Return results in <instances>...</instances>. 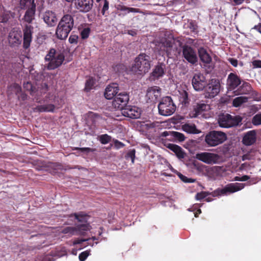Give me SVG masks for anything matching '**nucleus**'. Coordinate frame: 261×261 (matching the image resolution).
<instances>
[{"instance_id": "nucleus-1", "label": "nucleus", "mask_w": 261, "mask_h": 261, "mask_svg": "<svg viewBox=\"0 0 261 261\" xmlns=\"http://www.w3.org/2000/svg\"><path fill=\"white\" fill-rule=\"evenodd\" d=\"M74 26L73 17L70 14H65L61 18L57 25L56 34L61 40L65 39Z\"/></svg>"}, {"instance_id": "nucleus-2", "label": "nucleus", "mask_w": 261, "mask_h": 261, "mask_svg": "<svg viewBox=\"0 0 261 261\" xmlns=\"http://www.w3.org/2000/svg\"><path fill=\"white\" fill-rule=\"evenodd\" d=\"M48 63L45 64L47 70H54L61 66L65 60L64 54L61 51H57L55 48H50L44 58Z\"/></svg>"}, {"instance_id": "nucleus-3", "label": "nucleus", "mask_w": 261, "mask_h": 261, "mask_svg": "<svg viewBox=\"0 0 261 261\" xmlns=\"http://www.w3.org/2000/svg\"><path fill=\"white\" fill-rule=\"evenodd\" d=\"M151 60L149 56L145 54H140L135 59L134 63L132 65L131 70L138 74H143L150 68Z\"/></svg>"}, {"instance_id": "nucleus-4", "label": "nucleus", "mask_w": 261, "mask_h": 261, "mask_svg": "<svg viewBox=\"0 0 261 261\" xmlns=\"http://www.w3.org/2000/svg\"><path fill=\"white\" fill-rule=\"evenodd\" d=\"M68 218L74 217L75 220L79 223L76 226L79 227V234L81 236H84L86 232L90 231L92 227L90 223L88 221L90 216L83 211L71 213L68 216Z\"/></svg>"}, {"instance_id": "nucleus-5", "label": "nucleus", "mask_w": 261, "mask_h": 261, "mask_svg": "<svg viewBox=\"0 0 261 261\" xmlns=\"http://www.w3.org/2000/svg\"><path fill=\"white\" fill-rule=\"evenodd\" d=\"M226 134L221 131L212 130L205 136L204 140L210 147H215L222 144L227 140Z\"/></svg>"}, {"instance_id": "nucleus-6", "label": "nucleus", "mask_w": 261, "mask_h": 261, "mask_svg": "<svg viewBox=\"0 0 261 261\" xmlns=\"http://www.w3.org/2000/svg\"><path fill=\"white\" fill-rule=\"evenodd\" d=\"M159 113L163 116L171 115L175 111L176 107L171 97H163L158 105Z\"/></svg>"}, {"instance_id": "nucleus-7", "label": "nucleus", "mask_w": 261, "mask_h": 261, "mask_svg": "<svg viewBox=\"0 0 261 261\" xmlns=\"http://www.w3.org/2000/svg\"><path fill=\"white\" fill-rule=\"evenodd\" d=\"M242 118L240 116H232L230 114H223L219 116L218 123L221 127L229 128L241 124Z\"/></svg>"}, {"instance_id": "nucleus-8", "label": "nucleus", "mask_w": 261, "mask_h": 261, "mask_svg": "<svg viewBox=\"0 0 261 261\" xmlns=\"http://www.w3.org/2000/svg\"><path fill=\"white\" fill-rule=\"evenodd\" d=\"M245 186V184L243 183L236 182L229 184L223 189H217L210 193V195L213 197H216L221 195H226L228 193H234L243 189Z\"/></svg>"}, {"instance_id": "nucleus-9", "label": "nucleus", "mask_w": 261, "mask_h": 261, "mask_svg": "<svg viewBox=\"0 0 261 261\" xmlns=\"http://www.w3.org/2000/svg\"><path fill=\"white\" fill-rule=\"evenodd\" d=\"M220 83L218 79H212L208 81L207 84L205 86V97L211 98L217 95L220 92Z\"/></svg>"}, {"instance_id": "nucleus-10", "label": "nucleus", "mask_w": 261, "mask_h": 261, "mask_svg": "<svg viewBox=\"0 0 261 261\" xmlns=\"http://www.w3.org/2000/svg\"><path fill=\"white\" fill-rule=\"evenodd\" d=\"M8 41L11 47H16L20 45L22 41V34L20 30L12 29L9 33Z\"/></svg>"}, {"instance_id": "nucleus-11", "label": "nucleus", "mask_w": 261, "mask_h": 261, "mask_svg": "<svg viewBox=\"0 0 261 261\" xmlns=\"http://www.w3.org/2000/svg\"><path fill=\"white\" fill-rule=\"evenodd\" d=\"M129 101L128 94L126 92H120L116 95L113 101V106L116 109H120L121 110L126 106Z\"/></svg>"}, {"instance_id": "nucleus-12", "label": "nucleus", "mask_w": 261, "mask_h": 261, "mask_svg": "<svg viewBox=\"0 0 261 261\" xmlns=\"http://www.w3.org/2000/svg\"><path fill=\"white\" fill-rule=\"evenodd\" d=\"M195 158L205 163H217L220 159V156L216 153L203 152L197 153Z\"/></svg>"}, {"instance_id": "nucleus-13", "label": "nucleus", "mask_w": 261, "mask_h": 261, "mask_svg": "<svg viewBox=\"0 0 261 261\" xmlns=\"http://www.w3.org/2000/svg\"><path fill=\"white\" fill-rule=\"evenodd\" d=\"M182 55L185 59L192 65H196L198 62V57L195 50L188 45L182 47Z\"/></svg>"}, {"instance_id": "nucleus-14", "label": "nucleus", "mask_w": 261, "mask_h": 261, "mask_svg": "<svg viewBox=\"0 0 261 261\" xmlns=\"http://www.w3.org/2000/svg\"><path fill=\"white\" fill-rule=\"evenodd\" d=\"M161 89L158 86L149 87L146 92V97L148 102H156L161 97Z\"/></svg>"}, {"instance_id": "nucleus-15", "label": "nucleus", "mask_w": 261, "mask_h": 261, "mask_svg": "<svg viewBox=\"0 0 261 261\" xmlns=\"http://www.w3.org/2000/svg\"><path fill=\"white\" fill-rule=\"evenodd\" d=\"M192 84L196 91H202L206 85L205 78L200 73H195L192 78Z\"/></svg>"}, {"instance_id": "nucleus-16", "label": "nucleus", "mask_w": 261, "mask_h": 261, "mask_svg": "<svg viewBox=\"0 0 261 261\" xmlns=\"http://www.w3.org/2000/svg\"><path fill=\"white\" fill-rule=\"evenodd\" d=\"M210 107L208 105L204 103H197L193 105L192 109L189 113V116L191 118H196L202 113L208 110Z\"/></svg>"}, {"instance_id": "nucleus-17", "label": "nucleus", "mask_w": 261, "mask_h": 261, "mask_svg": "<svg viewBox=\"0 0 261 261\" xmlns=\"http://www.w3.org/2000/svg\"><path fill=\"white\" fill-rule=\"evenodd\" d=\"M121 114L131 119H137L140 117L141 113L139 108L134 106H125L122 109Z\"/></svg>"}, {"instance_id": "nucleus-18", "label": "nucleus", "mask_w": 261, "mask_h": 261, "mask_svg": "<svg viewBox=\"0 0 261 261\" xmlns=\"http://www.w3.org/2000/svg\"><path fill=\"white\" fill-rule=\"evenodd\" d=\"M93 0H75L76 8L80 12L86 13L91 10L93 7Z\"/></svg>"}, {"instance_id": "nucleus-19", "label": "nucleus", "mask_w": 261, "mask_h": 261, "mask_svg": "<svg viewBox=\"0 0 261 261\" xmlns=\"http://www.w3.org/2000/svg\"><path fill=\"white\" fill-rule=\"evenodd\" d=\"M33 27L29 24H26L23 29V47L28 48L30 46L32 40V34Z\"/></svg>"}, {"instance_id": "nucleus-20", "label": "nucleus", "mask_w": 261, "mask_h": 261, "mask_svg": "<svg viewBox=\"0 0 261 261\" xmlns=\"http://www.w3.org/2000/svg\"><path fill=\"white\" fill-rule=\"evenodd\" d=\"M241 83V79L236 74L231 72L228 75L227 85L229 90H234Z\"/></svg>"}, {"instance_id": "nucleus-21", "label": "nucleus", "mask_w": 261, "mask_h": 261, "mask_svg": "<svg viewBox=\"0 0 261 261\" xmlns=\"http://www.w3.org/2000/svg\"><path fill=\"white\" fill-rule=\"evenodd\" d=\"M198 54L200 61L203 63L204 67H207L212 61V58L207 50L201 47L198 49Z\"/></svg>"}, {"instance_id": "nucleus-22", "label": "nucleus", "mask_w": 261, "mask_h": 261, "mask_svg": "<svg viewBox=\"0 0 261 261\" xmlns=\"http://www.w3.org/2000/svg\"><path fill=\"white\" fill-rule=\"evenodd\" d=\"M119 89L118 84L112 83L108 85L106 88L105 92V96L108 99H111L116 97L119 93Z\"/></svg>"}, {"instance_id": "nucleus-23", "label": "nucleus", "mask_w": 261, "mask_h": 261, "mask_svg": "<svg viewBox=\"0 0 261 261\" xmlns=\"http://www.w3.org/2000/svg\"><path fill=\"white\" fill-rule=\"evenodd\" d=\"M165 67L166 65L164 63H159L156 65L151 72L150 80L151 81H155L156 79L162 77L165 74Z\"/></svg>"}, {"instance_id": "nucleus-24", "label": "nucleus", "mask_w": 261, "mask_h": 261, "mask_svg": "<svg viewBox=\"0 0 261 261\" xmlns=\"http://www.w3.org/2000/svg\"><path fill=\"white\" fill-rule=\"evenodd\" d=\"M44 21L49 27L56 25L58 19L56 14L51 11H47L43 14Z\"/></svg>"}, {"instance_id": "nucleus-25", "label": "nucleus", "mask_w": 261, "mask_h": 261, "mask_svg": "<svg viewBox=\"0 0 261 261\" xmlns=\"http://www.w3.org/2000/svg\"><path fill=\"white\" fill-rule=\"evenodd\" d=\"M192 169L193 172L200 174H207L209 173L210 168L203 164H186Z\"/></svg>"}, {"instance_id": "nucleus-26", "label": "nucleus", "mask_w": 261, "mask_h": 261, "mask_svg": "<svg viewBox=\"0 0 261 261\" xmlns=\"http://www.w3.org/2000/svg\"><path fill=\"white\" fill-rule=\"evenodd\" d=\"M256 140V132L255 130H250L246 133L243 138L242 142L246 146L253 144Z\"/></svg>"}, {"instance_id": "nucleus-27", "label": "nucleus", "mask_w": 261, "mask_h": 261, "mask_svg": "<svg viewBox=\"0 0 261 261\" xmlns=\"http://www.w3.org/2000/svg\"><path fill=\"white\" fill-rule=\"evenodd\" d=\"M36 12V5L33 4L31 7H29L26 11L23 19L29 23H31L35 19V14Z\"/></svg>"}, {"instance_id": "nucleus-28", "label": "nucleus", "mask_w": 261, "mask_h": 261, "mask_svg": "<svg viewBox=\"0 0 261 261\" xmlns=\"http://www.w3.org/2000/svg\"><path fill=\"white\" fill-rule=\"evenodd\" d=\"M174 43L175 40L173 38L167 39L164 42L163 45L166 48V52L168 55H171L172 51L176 50L177 48L175 46Z\"/></svg>"}, {"instance_id": "nucleus-29", "label": "nucleus", "mask_w": 261, "mask_h": 261, "mask_svg": "<svg viewBox=\"0 0 261 261\" xmlns=\"http://www.w3.org/2000/svg\"><path fill=\"white\" fill-rule=\"evenodd\" d=\"M181 128L184 131L189 134H197L201 132L197 129L194 124L186 123L182 125Z\"/></svg>"}, {"instance_id": "nucleus-30", "label": "nucleus", "mask_w": 261, "mask_h": 261, "mask_svg": "<svg viewBox=\"0 0 261 261\" xmlns=\"http://www.w3.org/2000/svg\"><path fill=\"white\" fill-rule=\"evenodd\" d=\"M79 228L75 226H68L63 228L61 232L65 234H68V236L71 237L74 235L79 234Z\"/></svg>"}, {"instance_id": "nucleus-31", "label": "nucleus", "mask_w": 261, "mask_h": 261, "mask_svg": "<svg viewBox=\"0 0 261 261\" xmlns=\"http://www.w3.org/2000/svg\"><path fill=\"white\" fill-rule=\"evenodd\" d=\"M252 87L250 84L243 82L241 86L239 88V93L240 94H247L252 91Z\"/></svg>"}, {"instance_id": "nucleus-32", "label": "nucleus", "mask_w": 261, "mask_h": 261, "mask_svg": "<svg viewBox=\"0 0 261 261\" xmlns=\"http://www.w3.org/2000/svg\"><path fill=\"white\" fill-rule=\"evenodd\" d=\"M116 9L118 10H120L121 11H124L125 12V14L128 13L129 12L132 13H139L140 12V9H137V8H129L127 7L124 5H118L116 7Z\"/></svg>"}, {"instance_id": "nucleus-33", "label": "nucleus", "mask_w": 261, "mask_h": 261, "mask_svg": "<svg viewBox=\"0 0 261 261\" xmlns=\"http://www.w3.org/2000/svg\"><path fill=\"white\" fill-rule=\"evenodd\" d=\"M179 100L182 104L185 105L189 103V95L188 92L184 90H181L179 91Z\"/></svg>"}, {"instance_id": "nucleus-34", "label": "nucleus", "mask_w": 261, "mask_h": 261, "mask_svg": "<svg viewBox=\"0 0 261 261\" xmlns=\"http://www.w3.org/2000/svg\"><path fill=\"white\" fill-rule=\"evenodd\" d=\"M248 98L246 96L237 97L233 99L232 101V105L235 107H238L242 104L248 101Z\"/></svg>"}, {"instance_id": "nucleus-35", "label": "nucleus", "mask_w": 261, "mask_h": 261, "mask_svg": "<svg viewBox=\"0 0 261 261\" xmlns=\"http://www.w3.org/2000/svg\"><path fill=\"white\" fill-rule=\"evenodd\" d=\"M171 138L179 142L184 141L185 139V137L184 134L177 132H171Z\"/></svg>"}, {"instance_id": "nucleus-36", "label": "nucleus", "mask_w": 261, "mask_h": 261, "mask_svg": "<svg viewBox=\"0 0 261 261\" xmlns=\"http://www.w3.org/2000/svg\"><path fill=\"white\" fill-rule=\"evenodd\" d=\"M55 106L53 104H47L40 106L38 107L40 112H53L55 109Z\"/></svg>"}, {"instance_id": "nucleus-37", "label": "nucleus", "mask_w": 261, "mask_h": 261, "mask_svg": "<svg viewBox=\"0 0 261 261\" xmlns=\"http://www.w3.org/2000/svg\"><path fill=\"white\" fill-rule=\"evenodd\" d=\"M169 167L170 166L171 170L173 172H177V174L178 176V177L184 182L190 183V182H193L194 181V180H195L194 179H193L192 178H189L185 176V175H182L180 172L175 171L174 169L171 166V164H169Z\"/></svg>"}, {"instance_id": "nucleus-38", "label": "nucleus", "mask_w": 261, "mask_h": 261, "mask_svg": "<svg viewBox=\"0 0 261 261\" xmlns=\"http://www.w3.org/2000/svg\"><path fill=\"white\" fill-rule=\"evenodd\" d=\"M97 2H100L99 6L102 5L101 14L106 15V12L109 9V3L107 0H96Z\"/></svg>"}, {"instance_id": "nucleus-39", "label": "nucleus", "mask_w": 261, "mask_h": 261, "mask_svg": "<svg viewBox=\"0 0 261 261\" xmlns=\"http://www.w3.org/2000/svg\"><path fill=\"white\" fill-rule=\"evenodd\" d=\"M23 86V88L25 90L29 91L30 94L31 95H33V93L36 91L35 87L33 86L32 84L29 82L24 83Z\"/></svg>"}, {"instance_id": "nucleus-40", "label": "nucleus", "mask_w": 261, "mask_h": 261, "mask_svg": "<svg viewBox=\"0 0 261 261\" xmlns=\"http://www.w3.org/2000/svg\"><path fill=\"white\" fill-rule=\"evenodd\" d=\"M99 138L100 142L103 144H107L111 140V137L107 134L102 135L100 136Z\"/></svg>"}, {"instance_id": "nucleus-41", "label": "nucleus", "mask_w": 261, "mask_h": 261, "mask_svg": "<svg viewBox=\"0 0 261 261\" xmlns=\"http://www.w3.org/2000/svg\"><path fill=\"white\" fill-rule=\"evenodd\" d=\"M135 150L134 149H131L128 151L125 158L128 161H130L133 163L135 158Z\"/></svg>"}, {"instance_id": "nucleus-42", "label": "nucleus", "mask_w": 261, "mask_h": 261, "mask_svg": "<svg viewBox=\"0 0 261 261\" xmlns=\"http://www.w3.org/2000/svg\"><path fill=\"white\" fill-rule=\"evenodd\" d=\"M210 195V193L208 192L202 191L196 194L195 198L197 200H201Z\"/></svg>"}, {"instance_id": "nucleus-43", "label": "nucleus", "mask_w": 261, "mask_h": 261, "mask_svg": "<svg viewBox=\"0 0 261 261\" xmlns=\"http://www.w3.org/2000/svg\"><path fill=\"white\" fill-rule=\"evenodd\" d=\"M252 123L254 125H261V113L256 114L253 117Z\"/></svg>"}, {"instance_id": "nucleus-44", "label": "nucleus", "mask_w": 261, "mask_h": 261, "mask_svg": "<svg viewBox=\"0 0 261 261\" xmlns=\"http://www.w3.org/2000/svg\"><path fill=\"white\" fill-rule=\"evenodd\" d=\"M94 81L92 78L89 79L85 84V90L86 91H90L94 86Z\"/></svg>"}, {"instance_id": "nucleus-45", "label": "nucleus", "mask_w": 261, "mask_h": 261, "mask_svg": "<svg viewBox=\"0 0 261 261\" xmlns=\"http://www.w3.org/2000/svg\"><path fill=\"white\" fill-rule=\"evenodd\" d=\"M20 4L22 8L25 7H31L33 4H35L34 0H20Z\"/></svg>"}, {"instance_id": "nucleus-46", "label": "nucleus", "mask_w": 261, "mask_h": 261, "mask_svg": "<svg viewBox=\"0 0 261 261\" xmlns=\"http://www.w3.org/2000/svg\"><path fill=\"white\" fill-rule=\"evenodd\" d=\"M90 29L89 28L84 29L81 32L82 38L85 39L87 38L89 35Z\"/></svg>"}, {"instance_id": "nucleus-47", "label": "nucleus", "mask_w": 261, "mask_h": 261, "mask_svg": "<svg viewBox=\"0 0 261 261\" xmlns=\"http://www.w3.org/2000/svg\"><path fill=\"white\" fill-rule=\"evenodd\" d=\"M90 253L88 251H85L81 252L79 256V258L80 261H85L87 257L89 255Z\"/></svg>"}, {"instance_id": "nucleus-48", "label": "nucleus", "mask_w": 261, "mask_h": 261, "mask_svg": "<svg viewBox=\"0 0 261 261\" xmlns=\"http://www.w3.org/2000/svg\"><path fill=\"white\" fill-rule=\"evenodd\" d=\"M76 150H78L80 151L81 152L87 154L90 152H93L95 150V149L89 148V147H84V148H76Z\"/></svg>"}, {"instance_id": "nucleus-49", "label": "nucleus", "mask_w": 261, "mask_h": 261, "mask_svg": "<svg viewBox=\"0 0 261 261\" xmlns=\"http://www.w3.org/2000/svg\"><path fill=\"white\" fill-rule=\"evenodd\" d=\"M168 148L170 149L171 150L173 151L175 154L177 152V151H180V147L179 146L173 144H169L168 145Z\"/></svg>"}, {"instance_id": "nucleus-50", "label": "nucleus", "mask_w": 261, "mask_h": 261, "mask_svg": "<svg viewBox=\"0 0 261 261\" xmlns=\"http://www.w3.org/2000/svg\"><path fill=\"white\" fill-rule=\"evenodd\" d=\"M176 155L179 159H184L187 156L186 153L184 151L181 147H180V151H177L176 152Z\"/></svg>"}, {"instance_id": "nucleus-51", "label": "nucleus", "mask_w": 261, "mask_h": 261, "mask_svg": "<svg viewBox=\"0 0 261 261\" xmlns=\"http://www.w3.org/2000/svg\"><path fill=\"white\" fill-rule=\"evenodd\" d=\"M188 28L192 32H194L197 30L198 26L195 22L191 21L189 23Z\"/></svg>"}, {"instance_id": "nucleus-52", "label": "nucleus", "mask_w": 261, "mask_h": 261, "mask_svg": "<svg viewBox=\"0 0 261 261\" xmlns=\"http://www.w3.org/2000/svg\"><path fill=\"white\" fill-rule=\"evenodd\" d=\"M78 36L76 35H71L69 38V41L70 43H77Z\"/></svg>"}, {"instance_id": "nucleus-53", "label": "nucleus", "mask_w": 261, "mask_h": 261, "mask_svg": "<svg viewBox=\"0 0 261 261\" xmlns=\"http://www.w3.org/2000/svg\"><path fill=\"white\" fill-rule=\"evenodd\" d=\"M159 126V123L158 122H153L152 123H149L146 124V126L148 128H154V127H155L156 126Z\"/></svg>"}, {"instance_id": "nucleus-54", "label": "nucleus", "mask_w": 261, "mask_h": 261, "mask_svg": "<svg viewBox=\"0 0 261 261\" xmlns=\"http://www.w3.org/2000/svg\"><path fill=\"white\" fill-rule=\"evenodd\" d=\"M13 87L15 90V93L16 94L21 92V87L18 84H15L13 86Z\"/></svg>"}, {"instance_id": "nucleus-55", "label": "nucleus", "mask_w": 261, "mask_h": 261, "mask_svg": "<svg viewBox=\"0 0 261 261\" xmlns=\"http://www.w3.org/2000/svg\"><path fill=\"white\" fill-rule=\"evenodd\" d=\"M114 145L117 148H120L124 146V145L122 143L119 142L117 140H116L114 141Z\"/></svg>"}, {"instance_id": "nucleus-56", "label": "nucleus", "mask_w": 261, "mask_h": 261, "mask_svg": "<svg viewBox=\"0 0 261 261\" xmlns=\"http://www.w3.org/2000/svg\"><path fill=\"white\" fill-rule=\"evenodd\" d=\"M8 16L7 15H3L0 17V22L2 23L7 22L8 21Z\"/></svg>"}, {"instance_id": "nucleus-57", "label": "nucleus", "mask_w": 261, "mask_h": 261, "mask_svg": "<svg viewBox=\"0 0 261 261\" xmlns=\"http://www.w3.org/2000/svg\"><path fill=\"white\" fill-rule=\"evenodd\" d=\"M252 65L254 67L261 68V61L255 60L252 62Z\"/></svg>"}, {"instance_id": "nucleus-58", "label": "nucleus", "mask_w": 261, "mask_h": 261, "mask_svg": "<svg viewBox=\"0 0 261 261\" xmlns=\"http://www.w3.org/2000/svg\"><path fill=\"white\" fill-rule=\"evenodd\" d=\"M228 61L231 63L232 65L234 67H237L238 65V60L237 59L233 58H230L228 59Z\"/></svg>"}, {"instance_id": "nucleus-59", "label": "nucleus", "mask_w": 261, "mask_h": 261, "mask_svg": "<svg viewBox=\"0 0 261 261\" xmlns=\"http://www.w3.org/2000/svg\"><path fill=\"white\" fill-rule=\"evenodd\" d=\"M87 241L86 239H77L76 240H75L74 241H73V244L74 245H77V244H82L83 242H85Z\"/></svg>"}, {"instance_id": "nucleus-60", "label": "nucleus", "mask_w": 261, "mask_h": 261, "mask_svg": "<svg viewBox=\"0 0 261 261\" xmlns=\"http://www.w3.org/2000/svg\"><path fill=\"white\" fill-rule=\"evenodd\" d=\"M257 182V180L256 178L249 179L248 181V184L249 185H251L252 184H256Z\"/></svg>"}, {"instance_id": "nucleus-61", "label": "nucleus", "mask_w": 261, "mask_h": 261, "mask_svg": "<svg viewBox=\"0 0 261 261\" xmlns=\"http://www.w3.org/2000/svg\"><path fill=\"white\" fill-rule=\"evenodd\" d=\"M250 179V177L248 175H243L241 177V181H247Z\"/></svg>"}, {"instance_id": "nucleus-62", "label": "nucleus", "mask_w": 261, "mask_h": 261, "mask_svg": "<svg viewBox=\"0 0 261 261\" xmlns=\"http://www.w3.org/2000/svg\"><path fill=\"white\" fill-rule=\"evenodd\" d=\"M245 0H233V2L236 5H239L242 4Z\"/></svg>"}, {"instance_id": "nucleus-63", "label": "nucleus", "mask_w": 261, "mask_h": 261, "mask_svg": "<svg viewBox=\"0 0 261 261\" xmlns=\"http://www.w3.org/2000/svg\"><path fill=\"white\" fill-rule=\"evenodd\" d=\"M171 132L165 131L163 133L162 136H164V137L170 136L171 137Z\"/></svg>"}, {"instance_id": "nucleus-64", "label": "nucleus", "mask_w": 261, "mask_h": 261, "mask_svg": "<svg viewBox=\"0 0 261 261\" xmlns=\"http://www.w3.org/2000/svg\"><path fill=\"white\" fill-rule=\"evenodd\" d=\"M254 29L257 30L259 33H261V24H259L257 25H255L254 27Z\"/></svg>"}]
</instances>
